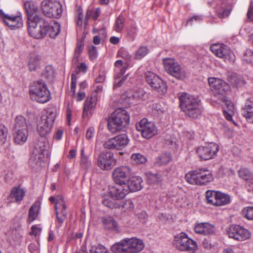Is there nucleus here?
Segmentation results:
<instances>
[{"instance_id":"nucleus-18","label":"nucleus","mask_w":253,"mask_h":253,"mask_svg":"<svg viewBox=\"0 0 253 253\" xmlns=\"http://www.w3.org/2000/svg\"><path fill=\"white\" fill-rule=\"evenodd\" d=\"M219 151V146L213 142L205 144L197 149V152L200 158L204 160L212 159Z\"/></svg>"},{"instance_id":"nucleus-14","label":"nucleus","mask_w":253,"mask_h":253,"mask_svg":"<svg viewBox=\"0 0 253 253\" xmlns=\"http://www.w3.org/2000/svg\"><path fill=\"white\" fill-rule=\"evenodd\" d=\"M48 145V144L45 139L43 141H39L36 144L29 159V164L31 166L34 167L35 165L41 164L42 160L44 157L43 153Z\"/></svg>"},{"instance_id":"nucleus-7","label":"nucleus","mask_w":253,"mask_h":253,"mask_svg":"<svg viewBox=\"0 0 253 253\" xmlns=\"http://www.w3.org/2000/svg\"><path fill=\"white\" fill-rule=\"evenodd\" d=\"M173 247L180 251H186L194 253L197 249L196 242L189 238L187 235L181 232L176 234L172 241Z\"/></svg>"},{"instance_id":"nucleus-16","label":"nucleus","mask_w":253,"mask_h":253,"mask_svg":"<svg viewBox=\"0 0 253 253\" xmlns=\"http://www.w3.org/2000/svg\"><path fill=\"white\" fill-rule=\"evenodd\" d=\"M146 92L142 88H139L135 91H126L121 95V100L126 105L137 104L139 101L146 98Z\"/></svg>"},{"instance_id":"nucleus-19","label":"nucleus","mask_w":253,"mask_h":253,"mask_svg":"<svg viewBox=\"0 0 253 253\" xmlns=\"http://www.w3.org/2000/svg\"><path fill=\"white\" fill-rule=\"evenodd\" d=\"M128 141L126 134H121L108 139L105 141L103 146L108 149L122 150L127 145Z\"/></svg>"},{"instance_id":"nucleus-35","label":"nucleus","mask_w":253,"mask_h":253,"mask_svg":"<svg viewBox=\"0 0 253 253\" xmlns=\"http://www.w3.org/2000/svg\"><path fill=\"white\" fill-rule=\"evenodd\" d=\"M47 27L46 28L47 31L46 35L48 34L51 38H55L60 32V25L57 23H55L53 25L50 26L47 22Z\"/></svg>"},{"instance_id":"nucleus-11","label":"nucleus","mask_w":253,"mask_h":253,"mask_svg":"<svg viewBox=\"0 0 253 253\" xmlns=\"http://www.w3.org/2000/svg\"><path fill=\"white\" fill-rule=\"evenodd\" d=\"M49 201L55 203V211L56 217L58 222L59 226H61L67 217L66 206L63 197L58 195L56 198L53 196L50 197Z\"/></svg>"},{"instance_id":"nucleus-39","label":"nucleus","mask_w":253,"mask_h":253,"mask_svg":"<svg viewBox=\"0 0 253 253\" xmlns=\"http://www.w3.org/2000/svg\"><path fill=\"white\" fill-rule=\"evenodd\" d=\"M230 83L237 88L243 87L246 84V81L241 76H233L230 79Z\"/></svg>"},{"instance_id":"nucleus-34","label":"nucleus","mask_w":253,"mask_h":253,"mask_svg":"<svg viewBox=\"0 0 253 253\" xmlns=\"http://www.w3.org/2000/svg\"><path fill=\"white\" fill-rule=\"evenodd\" d=\"M124 127V125H122V124L118 122H117L116 121H115L111 117H109L108 121V128L111 132L116 133L121 131Z\"/></svg>"},{"instance_id":"nucleus-4","label":"nucleus","mask_w":253,"mask_h":253,"mask_svg":"<svg viewBox=\"0 0 253 253\" xmlns=\"http://www.w3.org/2000/svg\"><path fill=\"white\" fill-rule=\"evenodd\" d=\"M29 93L33 99L40 103L47 102L51 98L47 85L42 80L33 83L30 86Z\"/></svg>"},{"instance_id":"nucleus-58","label":"nucleus","mask_w":253,"mask_h":253,"mask_svg":"<svg viewBox=\"0 0 253 253\" xmlns=\"http://www.w3.org/2000/svg\"><path fill=\"white\" fill-rule=\"evenodd\" d=\"M8 133L7 129L3 126H0V142H4Z\"/></svg>"},{"instance_id":"nucleus-5","label":"nucleus","mask_w":253,"mask_h":253,"mask_svg":"<svg viewBox=\"0 0 253 253\" xmlns=\"http://www.w3.org/2000/svg\"><path fill=\"white\" fill-rule=\"evenodd\" d=\"M29 35L35 39H40L46 36L47 22L42 17L31 18L28 20Z\"/></svg>"},{"instance_id":"nucleus-46","label":"nucleus","mask_w":253,"mask_h":253,"mask_svg":"<svg viewBox=\"0 0 253 253\" xmlns=\"http://www.w3.org/2000/svg\"><path fill=\"white\" fill-rule=\"evenodd\" d=\"M149 52V49L146 46H140L134 53V58L140 60L144 57Z\"/></svg>"},{"instance_id":"nucleus-59","label":"nucleus","mask_w":253,"mask_h":253,"mask_svg":"<svg viewBox=\"0 0 253 253\" xmlns=\"http://www.w3.org/2000/svg\"><path fill=\"white\" fill-rule=\"evenodd\" d=\"M118 55L128 61L131 59V56L128 52L124 49H121L118 52Z\"/></svg>"},{"instance_id":"nucleus-56","label":"nucleus","mask_w":253,"mask_h":253,"mask_svg":"<svg viewBox=\"0 0 253 253\" xmlns=\"http://www.w3.org/2000/svg\"><path fill=\"white\" fill-rule=\"evenodd\" d=\"M93 94L91 96H94V95H96V98L99 94H101L103 90V85L102 84H94L93 85Z\"/></svg>"},{"instance_id":"nucleus-48","label":"nucleus","mask_w":253,"mask_h":253,"mask_svg":"<svg viewBox=\"0 0 253 253\" xmlns=\"http://www.w3.org/2000/svg\"><path fill=\"white\" fill-rule=\"evenodd\" d=\"M125 18L123 16L120 15L116 19L114 29L117 32H120L124 27Z\"/></svg>"},{"instance_id":"nucleus-2","label":"nucleus","mask_w":253,"mask_h":253,"mask_svg":"<svg viewBox=\"0 0 253 253\" xmlns=\"http://www.w3.org/2000/svg\"><path fill=\"white\" fill-rule=\"evenodd\" d=\"M179 106L185 115L192 119H197L202 113L200 100L198 97L183 93L179 97Z\"/></svg>"},{"instance_id":"nucleus-64","label":"nucleus","mask_w":253,"mask_h":253,"mask_svg":"<svg viewBox=\"0 0 253 253\" xmlns=\"http://www.w3.org/2000/svg\"><path fill=\"white\" fill-rule=\"evenodd\" d=\"M94 133V128L93 127H89L86 133V137L87 139H90L92 138Z\"/></svg>"},{"instance_id":"nucleus-51","label":"nucleus","mask_w":253,"mask_h":253,"mask_svg":"<svg viewBox=\"0 0 253 253\" xmlns=\"http://www.w3.org/2000/svg\"><path fill=\"white\" fill-rule=\"evenodd\" d=\"M102 203L105 206L110 209L119 208L121 206L118 202H113L109 199H103Z\"/></svg>"},{"instance_id":"nucleus-36","label":"nucleus","mask_w":253,"mask_h":253,"mask_svg":"<svg viewBox=\"0 0 253 253\" xmlns=\"http://www.w3.org/2000/svg\"><path fill=\"white\" fill-rule=\"evenodd\" d=\"M230 202L229 195L218 191L215 206H222L228 204Z\"/></svg>"},{"instance_id":"nucleus-15","label":"nucleus","mask_w":253,"mask_h":253,"mask_svg":"<svg viewBox=\"0 0 253 253\" xmlns=\"http://www.w3.org/2000/svg\"><path fill=\"white\" fill-rule=\"evenodd\" d=\"M145 78L150 86L160 94H164L167 90L166 83L155 73L147 71L145 74Z\"/></svg>"},{"instance_id":"nucleus-24","label":"nucleus","mask_w":253,"mask_h":253,"mask_svg":"<svg viewBox=\"0 0 253 253\" xmlns=\"http://www.w3.org/2000/svg\"><path fill=\"white\" fill-rule=\"evenodd\" d=\"M109 191L111 197L116 200L123 199L129 192L126 183L111 186Z\"/></svg>"},{"instance_id":"nucleus-44","label":"nucleus","mask_w":253,"mask_h":253,"mask_svg":"<svg viewBox=\"0 0 253 253\" xmlns=\"http://www.w3.org/2000/svg\"><path fill=\"white\" fill-rule=\"evenodd\" d=\"M54 75V70L52 66L49 65L45 67L42 73V77L48 81H51Z\"/></svg>"},{"instance_id":"nucleus-32","label":"nucleus","mask_w":253,"mask_h":253,"mask_svg":"<svg viewBox=\"0 0 253 253\" xmlns=\"http://www.w3.org/2000/svg\"><path fill=\"white\" fill-rule=\"evenodd\" d=\"M143 180L141 177L138 176H133L128 181V191L135 192L141 189L142 186L141 183Z\"/></svg>"},{"instance_id":"nucleus-60","label":"nucleus","mask_w":253,"mask_h":253,"mask_svg":"<svg viewBox=\"0 0 253 253\" xmlns=\"http://www.w3.org/2000/svg\"><path fill=\"white\" fill-rule=\"evenodd\" d=\"M77 76L75 74L71 75V91L75 94L76 88Z\"/></svg>"},{"instance_id":"nucleus-28","label":"nucleus","mask_w":253,"mask_h":253,"mask_svg":"<svg viewBox=\"0 0 253 253\" xmlns=\"http://www.w3.org/2000/svg\"><path fill=\"white\" fill-rule=\"evenodd\" d=\"M26 193V190L20 186L14 187L11 190L9 199L11 202L18 203L23 200Z\"/></svg>"},{"instance_id":"nucleus-23","label":"nucleus","mask_w":253,"mask_h":253,"mask_svg":"<svg viewBox=\"0 0 253 253\" xmlns=\"http://www.w3.org/2000/svg\"><path fill=\"white\" fill-rule=\"evenodd\" d=\"M0 14L4 23L12 28H20L23 25V21L20 16L10 14L3 9L0 10Z\"/></svg>"},{"instance_id":"nucleus-30","label":"nucleus","mask_w":253,"mask_h":253,"mask_svg":"<svg viewBox=\"0 0 253 253\" xmlns=\"http://www.w3.org/2000/svg\"><path fill=\"white\" fill-rule=\"evenodd\" d=\"M24 6L28 16V20L32 17H41L38 15L39 11L38 5L33 1H26L24 3Z\"/></svg>"},{"instance_id":"nucleus-29","label":"nucleus","mask_w":253,"mask_h":253,"mask_svg":"<svg viewBox=\"0 0 253 253\" xmlns=\"http://www.w3.org/2000/svg\"><path fill=\"white\" fill-rule=\"evenodd\" d=\"M242 114L249 122L253 123V99L246 101L242 109Z\"/></svg>"},{"instance_id":"nucleus-40","label":"nucleus","mask_w":253,"mask_h":253,"mask_svg":"<svg viewBox=\"0 0 253 253\" xmlns=\"http://www.w3.org/2000/svg\"><path fill=\"white\" fill-rule=\"evenodd\" d=\"M28 67L30 71H35L40 68V60L39 56H34L30 58Z\"/></svg>"},{"instance_id":"nucleus-10","label":"nucleus","mask_w":253,"mask_h":253,"mask_svg":"<svg viewBox=\"0 0 253 253\" xmlns=\"http://www.w3.org/2000/svg\"><path fill=\"white\" fill-rule=\"evenodd\" d=\"M165 71L169 75L178 80H184L186 76L184 69L173 58H167L163 60Z\"/></svg>"},{"instance_id":"nucleus-42","label":"nucleus","mask_w":253,"mask_h":253,"mask_svg":"<svg viewBox=\"0 0 253 253\" xmlns=\"http://www.w3.org/2000/svg\"><path fill=\"white\" fill-rule=\"evenodd\" d=\"M100 11L99 9H96L95 10L88 9L86 12L85 16L84 19V25L86 27L88 25V20L90 17L96 20L99 15Z\"/></svg>"},{"instance_id":"nucleus-54","label":"nucleus","mask_w":253,"mask_h":253,"mask_svg":"<svg viewBox=\"0 0 253 253\" xmlns=\"http://www.w3.org/2000/svg\"><path fill=\"white\" fill-rule=\"evenodd\" d=\"M231 8L228 7L226 9H218L216 11L217 15L220 18H224L228 16L230 14Z\"/></svg>"},{"instance_id":"nucleus-6","label":"nucleus","mask_w":253,"mask_h":253,"mask_svg":"<svg viewBox=\"0 0 253 253\" xmlns=\"http://www.w3.org/2000/svg\"><path fill=\"white\" fill-rule=\"evenodd\" d=\"M28 136V126L26 119L23 116H17L15 118L13 132L14 142L19 145H22L27 140Z\"/></svg>"},{"instance_id":"nucleus-37","label":"nucleus","mask_w":253,"mask_h":253,"mask_svg":"<svg viewBox=\"0 0 253 253\" xmlns=\"http://www.w3.org/2000/svg\"><path fill=\"white\" fill-rule=\"evenodd\" d=\"M171 160V156L169 153H165L158 157L155 162V165L161 166L168 164Z\"/></svg>"},{"instance_id":"nucleus-57","label":"nucleus","mask_w":253,"mask_h":253,"mask_svg":"<svg viewBox=\"0 0 253 253\" xmlns=\"http://www.w3.org/2000/svg\"><path fill=\"white\" fill-rule=\"evenodd\" d=\"M78 20L77 24L78 26L82 27L83 23V11L81 6L77 8Z\"/></svg>"},{"instance_id":"nucleus-62","label":"nucleus","mask_w":253,"mask_h":253,"mask_svg":"<svg viewBox=\"0 0 253 253\" xmlns=\"http://www.w3.org/2000/svg\"><path fill=\"white\" fill-rule=\"evenodd\" d=\"M123 207L127 211H130L133 209L134 205L131 201L127 200L126 201V203L123 205Z\"/></svg>"},{"instance_id":"nucleus-22","label":"nucleus","mask_w":253,"mask_h":253,"mask_svg":"<svg viewBox=\"0 0 253 253\" xmlns=\"http://www.w3.org/2000/svg\"><path fill=\"white\" fill-rule=\"evenodd\" d=\"M131 174V169L128 166H122L116 168L112 176L116 184L126 183L127 178Z\"/></svg>"},{"instance_id":"nucleus-27","label":"nucleus","mask_w":253,"mask_h":253,"mask_svg":"<svg viewBox=\"0 0 253 253\" xmlns=\"http://www.w3.org/2000/svg\"><path fill=\"white\" fill-rule=\"evenodd\" d=\"M194 229L196 233L203 235H212L215 232L214 226L208 222L197 224Z\"/></svg>"},{"instance_id":"nucleus-43","label":"nucleus","mask_w":253,"mask_h":253,"mask_svg":"<svg viewBox=\"0 0 253 253\" xmlns=\"http://www.w3.org/2000/svg\"><path fill=\"white\" fill-rule=\"evenodd\" d=\"M238 174L240 178L248 181L253 177V174L251 171L246 168H241L238 170Z\"/></svg>"},{"instance_id":"nucleus-61","label":"nucleus","mask_w":253,"mask_h":253,"mask_svg":"<svg viewBox=\"0 0 253 253\" xmlns=\"http://www.w3.org/2000/svg\"><path fill=\"white\" fill-rule=\"evenodd\" d=\"M97 54L96 47L94 46H92L91 48L89 50V57L91 60H94Z\"/></svg>"},{"instance_id":"nucleus-55","label":"nucleus","mask_w":253,"mask_h":253,"mask_svg":"<svg viewBox=\"0 0 253 253\" xmlns=\"http://www.w3.org/2000/svg\"><path fill=\"white\" fill-rule=\"evenodd\" d=\"M243 213L247 219L253 220V207H248L244 208Z\"/></svg>"},{"instance_id":"nucleus-53","label":"nucleus","mask_w":253,"mask_h":253,"mask_svg":"<svg viewBox=\"0 0 253 253\" xmlns=\"http://www.w3.org/2000/svg\"><path fill=\"white\" fill-rule=\"evenodd\" d=\"M89 253H110L109 251L103 246L92 247L89 250Z\"/></svg>"},{"instance_id":"nucleus-25","label":"nucleus","mask_w":253,"mask_h":253,"mask_svg":"<svg viewBox=\"0 0 253 253\" xmlns=\"http://www.w3.org/2000/svg\"><path fill=\"white\" fill-rule=\"evenodd\" d=\"M198 180L197 185H205L213 179L212 173L207 168L198 169Z\"/></svg>"},{"instance_id":"nucleus-49","label":"nucleus","mask_w":253,"mask_h":253,"mask_svg":"<svg viewBox=\"0 0 253 253\" xmlns=\"http://www.w3.org/2000/svg\"><path fill=\"white\" fill-rule=\"evenodd\" d=\"M147 182L150 184H156L162 180V176L158 174L149 173L147 174Z\"/></svg>"},{"instance_id":"nucleus-33","label":"nucleus","mask_w":253,"mask_h":253,"mask_svg":"<svg viewBox=\"0 0 253 253\" xmlns=\"http://www.w3.org/2000/svg\"><path fill=\"white\" fill-rule=\"evenodd\" d=\"M40 210L39 203L38 202H35L30 207L27 218V222L29 223L36 219Z\"/></svg>"},{"instance_id":"nucleus-38","label":"nucleus","mask_w":253,"mask_h":253,"mask_svg":"<svg viewBox=\"0 0 253 253\" xmlns=\"http://www.w3.org/2000/svg\"><path fill=\"white\" fill-rule=\"evenodd\" d=\"M80 166L82 168L87 169L91 166V162L89 160V155L85 154L84 148L81 149Z\"/></svg>"},{"instance_id":"nucleus-52","label":"nucleus","mask_w":253,"mask_h":253,"mask_svg":"<svg viewBox=\"0 0 253 253\" xmlns=\"http://www.w3.org/2000/svg\"><path fill=\"white\" fill-rule=\"evenodd\" d=\"M243 60L253 65V51L249 49H247L244 53Z\"/></svg>"},{"instance_id":"nucleus-21","label":"nucleus","mask_w":253,"mask_h":253,"mask_svg":"<svg viewBox=\"0 0 253 253\" xmlns=\"http://www.w3.org/2000/svg\"><path fill=\"white\" fill-rule=\"evenodd\" d=\"M115 71L116 73L120 72L119 74H115L114 77L115 82L114 84L113 88L114 89L122 86L125 84L128 78V75L123 77L120 80H119L121 76H122L126 72V68L127 67V63H123L121 60H118L116 61L115 63Z\"/></svg>"},{"instance_id":"nucleus-26","label":"nucleus","mask_w":253,"mask_h":253,"mask_svg":"<svg viewBox=\"0 0 253 253\" xmlns=\"http://www.w3.org/2000/svg\"><path fill=\"white\" fill-rule=\"evenodd\" d=\"M116 122L124 125L125 127L129 123V116L127 111L122 108H118L110 116Z\"/></svg>"},{"instance_id":"nucleus-17","label":"nucleus","mask_w":253,"mask_h":253,"mask_svg":"<svg viewBox=\"0 0 253 253\" xmlns=\"http://www.w3.org/2000/svg\"><path fill=\"white\" fill-rule=\"evenodd\" d=\"M96 165L103 170H109L116 165L113 154L109 151L99 154L96 159Z\"/></svg>"},{"instance_id":"nucleus-13","label":"nucleus","mask_w":253,"mask_h":253,"mask_svg":"<svg viewBox=\"0 0 253 253\" xmlns=\"http://www.w3.org/2000/svg\"><path fill=\"white\" fill-rule=\"evenodd\" d=\"M211 50L216 56L222 58L225 61L234 62L235 56L231 49L226 45L215 43L210 47Z\"/></svg>"},{"instance_id":"nucleus-20","label":"nucleus","mask_w":253,"mask_h":253,"mask_svg":"<svg viewBox=\"0 0 253 253\" xmlns=\"http://www.w3.org/2000/svg\"><path fill=\"white\" fill-rule=\"evenodd\" d=\"M229 238L238 241H244L251 238V233L239 225H231L227 231Z\"/></svg>"},{"instance_id":"nucleus-3","label":"nucleus","mask_w":253,"mask_h":253,"mask_svg":"<svg viewBox=\"0 0 253 253\" xmlns=\"http://www.w3.org/2000/svg\"><path fill=\"white\" fill-rule=\"evenodd\" d=\"M144 248L143 241L137 238H125L113 245L111 250L114 253H138Z\"/></svg>"},{"instance_id":"nucleus-9","label":"nucleus","mask_w":253,"mask_h":253,"mask_svg":"<svg viewBox=\"0 0 253 253\" xmlns=\"http://www.w3.org/2000/svg\"><path fill=\"white\" fill-rule=\"evenodd\" d=\"M41 8L45 16L54 18H60L63 11L61 4L58 1L52 0L42 1Z\"/></svg>"},{"instance_id":"nucleus-47","label":"nucleus","mask_w":253,"mask_h":253,"mask_svg":"<svg viewBox=\"0 0 253 253\" xmlns=\"http://www.w3.org/2000/svg\"><path fill=\"white\" fill-rule=\"evenodd\" d=\"M218 191L208 190L206 193V197L209 203L215 206Z\"/></svg>"},{"instance_id":"nucleus-50","label":"nucleus","mask_w":253,"mask_h":253,"mask_svg":"<svg viewBox=\"0 0 253 253\" xmlns=\"http://www.w3.org/2000/svg\"><path fill=\"white\" fill-rule=\"evenodd\" d=\"M131 159L136 164H143L146 162V158L140 154H134L131 156Z\"/></svg>"},{"instance_id":"nucleus-12","label":"nucleus","mask_w":253,"mask_h":253,"mask_svg":"<svg viewBox=\"0 0 253 253\" xmlns=\"http://www.w3.org/2000/svg\"><path fill=\"white\" fill-rule=\"evenodd\" d=\"M136 128L140 132L142 136L146 139H149L158 133L157 128L154 123L149 121L146 118L142 119L137 123Z\"/></svg>"},{"instance_id":"nucleus-63","label":"nucleus","mask_w":253,"mask_h":253,"mask_svg":"<svg viewBox=\"0 0 253 253\" xmlns=\"http://www.w3.org/2000/svg\"><path fill=\"white\" fill-rule=\"evenodd\" d=\"M251 2L250 7L249 8L247 13V17L250 21L253 22V6L252 5Z\"/></svg>"},{"instance_id":"nucleus-8","label":"nucleus","mask_w":253,"mask_h":253,"mask_svg":"<svg viewBox=\"0 0 253 253\" xmlns=\"http://www.w3.org/2000/svg\"><path fill=\"white\" fill-rule=\"evenodd\" d=\"M55 119V113L53 111H47L42 116L37 125V131L41 137H45L49 134Z\"/></svg>"},{"instance_id":"nucleus-31","label":"nucleus","mask_w":253,"mask_h":253,"mask_svg":"<svg viewBox=\"0 0 253 253\" xmlns=\"http://www.w3.org/2000/svg\"><path fill=\"white\" fill-rule=\"evenodd\" d=\"M96 95L91 96L89 98H87L84 102L83 109V116L85 118L89 114L91 113V110L95 107L97 102Z\"/></svg>"},{"instance_id":"nucleus-41","label":"nucleus","mask_w":253,"mask_h":253,"mask_svg":"<svg viewBox=\"0 0 253 253\" xmlns=\"http://www.w3.org/2000/svg\"><path fill=\"white\" fill-rule=\"evenodd\" d=\"M198 169L190 171L186 174L185 178L186 181L191 184H196L198 180Z\"/></svg>"},{"instance_id":"nucleus-45","label":"nucleus","mask_w":253,"mask_h":253,"mask_svg":"<svg viewBox=\"0 0 253 253\" xmlns=\"http://www.w3.org/2000/svg\"><path fill=\"white\" fill-rule=\"evenodd\" d=\"M103 223L107 228L111 229L116 231L118 230V223L112 217L109 216L104 218L103 220Z\"/></svg>"},{"instance_id":"nucleus-1","label":"nucleus","mask_w":253,"mask_h":253,"mask_svg":"<svg viewBox=\"0 0 253 253\" xmlns=\"http://www.w3.org/2000/svg\"><path fill=\"white\" fill-rule=\"evenodd\" d=\"M208 82L211 90L215 96H219L220 100L225 103L227 109L223 111L226 119L235 125L236 123L232 120V116L234 114V106L232 102L228 100L226 96V92L229 90V85L224 81L216 78H209Z\"/></svg>"}]
</instances>
